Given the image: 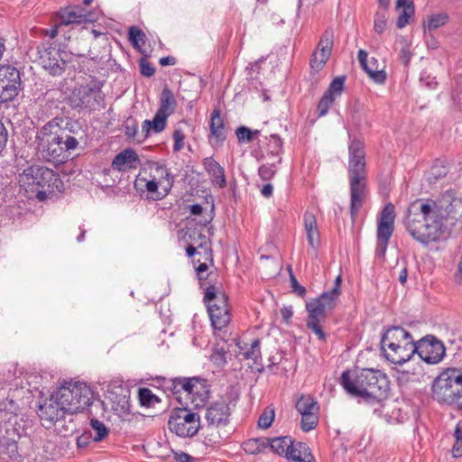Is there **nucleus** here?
<instances>
[{"mask_svg": "<svg viewBox=\"0 0 462 462\" xmlns=\"http://www.w3.org/2000/svg\"><path fill=\"white\" fill-rule=\"evenodd\" d=\"M395 208L393 204L387 203L383 208L376 232V254L383 257L389 244V240L394 230Z\"/></svg>", "mask_w": 462, "mask_h": 462, "instance_id": "obj_14", "label": "nucleus"}, {"mask_svg": "<svg viewBox=\"0 0 462 462\" xmlns=\"http://www.w3.org/2000/svg\"><path fill=\"white\" fill-rule=\"evenodd\" d=\"M129 41L132 46L142 52V45L145 43L146 35L145 33L136 26H131L128 32Z\"/></svg>", "mask_w": 462, "mask_h": 462, "instance_id": "obj_40", "label": "nucleus"}, {"mask_svg": "<svg viewBox=\"0 0 462 462\" xmlns=\"http://www.w3.org/2000/svg\"><path fill=\"white\" fill-rule=\"evenodd\" d=\"M32 440L22 436L14 423L5 421L0 424V460L20 461L32 454Z\"/></svg>", "mask_w": 462, "mask_h": 462, "instance_id": "obj_6", "label": "nucleus"}, {"mask_svg": "<svg viewBox=\"0 0 462 462\" xmlns=\"http://www.w3.org/2000/svg\"><path fill=\"white\" fill-rule=\"evenodd\" d=\"M174 140L173 152H180L184 147L185 134L180 128L174 130L172 134Z\"/></svg>", "mask_w": 462, "mask_h": 462, "instance_id": "obj_58", "label": "nucleus"}, {"mask_svg": "<svg viewBox=\"0 0 462 462\" xmlns=\"http://www.w3.org/2000/svg\"><path fill=\"white\" fill-rule=\"evenodd\" d=\"M203 300L207 308H209V305H215L216 307L224 305V308H228L226 295L219 291L216 284L206 286Z\"/></svg>", "mask_w": 462, "mask_h": 462, "instance_id": "obj_31", "label": "nucleus"}, {"mask_svg": "<svg viewBox=\"0 0 462 462\" xmlns=\"http://www.w3.org/2000/svg\"><path fill=\"white\" fill-rule=\"evenodd\" d=\"M57 14L61 25L93 23L97 19L96 12L87 11L81 5H69L60 8Z\"/></svg>", "mask_w": 462, "mask_h": 462, "instance_id": "obj_17", "label": "nucleus"}, {"mask_svg": "<svg viewBox=\"0 0 462 462\" xmlns=\"http://www.w3.org/2000/svg\"><path fill=\"white\" fill-rule=\"evenodd\" d=\"M260 134V130H251L245 125H241L236 130V134L239 143H251L256 139Z\"/></svg>", "mask_w": 462, "mask_h": 462, "instance_id": "obj_43", "label": "nucleus"}, {"mask_svg": "<svg viewBox=\"0 0 462 462\" xmlns=\"http://www.w3.org/2000/svg\"><path fill=\"white\" fill-rule=\"evenodd\" d=\"M140 164V159L132 148H127L116 155L111 163V168L117 171H125L135 169Z\"/></svg>", "mask_w": 462, "mask_h": 462, "instance_id": "obj_24", "label": "nucleus"}, {"mask_svg": "<svg viewBox=\"0 0 462 462\" xmlns=\"http://www.w3.org/2000/svg\"><path fill=\"white\" fill-rule=\"evenodd\" d=\"M448 171L445 167H439L438 165H434L431 167L430 171L428 176V180L430 183L436 182L439 179L446 177Z\"/></svg>", "mask_w": 462, "mask_h": 462, "instance_id": "obj_57", "label": "nucleus"}, {"mask_svg": "<svg viewBox=\"0 0 462 462\" xmlns=\"http://www.w3.org/2000/svg\"><path fill=\"white\" fill-rule=\"evenodd\" d=\"M289 462H315L310 447L300 441H296L286 457Z\"/></svg>", "mask_w": 462, "mask_h": 462, "instance_id": "obj_30", "label": "nucleus"}, {"mask_svg": "<svg viewBox=\"0 0 462 462\" xmlns=\"http://www.w3.org/2000/svg\"><path fill=\"white\" fill-rule=\"evenodd\" d=\"M287 269L290 275V282L292 292L298 295L299 297H305L307 292L306 288L299 283L298 280L293 274L291 266L289 265Z\"/></svg>", "mask_w": 462, "mask_h": 462, "instance_id": "obj_53", "label": "nucleus"}, {"mask_svg": "<svg viewBox=\"0 0 462 462\" xmlns=\"http://www.w3.org/2000/svg\"><path fill=\"white\" fill-rule=\"evenodd\" d=\"M304 226L305 230L318 229L317 220L315 216L310 212L304 214Z\"/></svg>", "mask_w": 462, "mask_h": 462, "instance_id": "obj_61", "label": "nucleus"}, {"mask_svg": "<svg viewBox=\"0 0 462 462\" xmlns=\"http://www.w3.org/2000/svg\"><path fill=\"white\" fill-rule=\"evenodd\" d=\"M309 245L315 248L319 244V233L318 229L306 230Z\"/></svg>", "mask_w": 462, "mask_h": 462, "instance_id": "obj_62", "label": "nucleus"}, {"mask_svg": "<svg viewBox=\"0 0 462 462\" xmlns=\"http://www.w3.org/2000/svg\"><path fill=\"white\" fill-rule=\"evenodd\" d=\"M334 42V33L331 30H326L320 37L317 51L313 52L310 59V67L320 70L331 55Z\"/></svg>", "mask_w": 462, "mask_h": 462, "instance_id": "obj_20", "label": "nucleus"}, {"mask_svg": "<svg viewBox=\"0 0 462 462\" xmlns=\"http://www.w3.org/2000/svg\"><path fill=\"white\" fill-rule=\"evenodd\" d=\"M462 224V199L452 190L438 199H417L406 209L403 225L418 243L427 245L447 237L456 224Z\"/></svg>", "mask_w": 462, "mask_h": 462, "instance_id": "obj_1", "label": "nucleus"}, {"mask_svg": "<svg viewBox=\"0 0 462 462\" xmlns=\"http://www.w3.org/2000/svg\"><path fill=\"white\" fill-rule=\"evenodd\" d=\"M151 178H152L161 187L162 193L154 197V199H161L167 196L174 185V175H172L167 167L158 162L151 167Z\"/></svg>", "mask_w": 462, "mask_h": 462, "instance_id": "obj_21", "label": "nucleus"}, {"mask_svg": "<svg viewBox=\"0 0 462 462\" xmlns=\"http://www.w3.org/2000/svg\"><path fill=\"white\" fill-rule=\"evenodd\" d=\"M208 311L210 317L211 324L215 329L221 330L230 322L229 310L228 308H224V305L221 307L209 305Z\"/></svg>", "mask_w": 462, "mask_h": 462, "instance_id": "obj_29", "label": "nucleus"}, {"mask_svg": "<svg viewBox=\"0 0 462 462\" xmlns=\"http://www.w3.org/2000/svg\"><path fill=\"white\" fill-rule=\"evenodd\" d=\"M58 136L59 141L61 143L63 152L75 150L80 142L76 136L69 135L67 132H60Z\"/></svg>", "mask_w": 462, "mask_h": 462, "instance_id": "obj_45", "label": "nucleus"}, {"mask_svg": "<svg viewBox=\"0 0 462 462\" xmlns=\"http://www.w3.org/2000/svg\"><path fill=\"white\" fill-rule=\"evenodd\" d=\"M297 411L300 414L310 412H319V404L311 395H301L295 405Z\"/></svg>", "mask_w": 462, "mask_h": 462, "instance_id": "obj_36", "label": "nucleus"}, {"mask_svg": "<svg viewBox=\"0 0 462 462\" xmlns=\"http://www.w3.org/2000/svg\"><path fill=\"white\" fill-rule=\"evenodd\" d=\"M345 80V76L337 77L331 81L325 93L330 97H335V98L340 96L344 88Z\"/></svg>", "mask_w": 462, "mask_h": 462, "instance_id": "obj_50", "label": "nucleus"}, {"mask_svg": "<svg viewBox=\"0 0 462 462\" xmlns=\"http://www.w3.org/2000/svg\"><path fill=\"white\" fill-rule=\"evenodd\" d=\"M295 442L290 436L267 438V448L273 453L287 457Z\"/></svg>", "mask_w": 462, "mask_h": 462, "instance_id": "obj_28", "label": "nucleus"}, {"mask_svg": "<svg viewBox=\"0 0 462 462\" xmlns=\"http://www.w3.org/2000/svg\"><path fill=\"white\" fill-rule=\"evenodd\" d=\"M281 162L282 157H279L276 161L261 165L258 169L259 177L264 181L271 180L277 172L276 165Z\"/></svg>", "mask_w": 462, "mask_h": 462, "instance_id": "obj_41", "label": "nucleus"}, {"mask_svg": "<svg viewBox=\"0 0 462 462\" xmlns=\"http://www.w3.org/2000/svg\"><path fill=\"white\" fill-rule=\"evenodd\" d=\"M273 420H274V411L265 410L259 417L258 427L261 429L266 430L271 427Z\"/></svg>", "mask_w": 462, "mask_h": 462, "instance_id": "obj_54", "label": "nucleus"}, {"mask_svg": "<svg viewBox=\"0 0 462 462\" xmlns=\"http://www.w3.org/2000/svg\"><path fill=\"white\" fill-rule=\"evenodd\" d=\"M226 351L224 347H216L211 355V360L218 365H225L226 363Z\"/></svg>", "mask_w": 462, "mask_h": 462, "instance_id": "obj_59", "label": "nucleus"}, {"mask_svg": "<svg viewBox=\"0 0 462 462\" xmlns=\"http://www.w3.org/2000/svg\"><path fill=\"white\" fill-rule=\"evenodd\" d=\"M140 73L143 77L150 78L154 75L155 68L147 60L146 57L139 60Z\"/></svg>", "mask_w": 462, "mask_h": 462, "instance_id": "obj_55", "label": "nucleus"}, {"mask_svg": "<svg viewBox=\"0 0 462 462\" xmlns=\"http://www.w3.org/2000/svg\"><path fill=\"white\" fill-rule=\"evenodd\" d=\"M152 130L155 133L163 131L166 127L167 118L159 113H155L152 120H150Z\"/></svg>", "mask_w": 462, "mask_h": 462, "instance_id": "obj_56", "label": "nucleus"}, {"mask_svg": "<svg viewBox=\"0 0 462 462\" xmlns=\"http://www.w3.org/2000/svg\"><path fill=\"white\" fill-rule=\"evenodd\" d=\"M208 264L206 263H201L199 264V266L196 268L197 274L200 282V287L204 290L206 289V286H208V284H215L213 282V277L216 276L212 272L208 273L205 277L203 273L208 270Z\"/></svg>", "mask_w": 462, "mask_h": 462, "instance_id": "obj_49", "label": "nucleus"}, {"mask_svg": "<svg viewBox=\"0 0 462 462\" xmlns=\"http://www.w3.org/2000/svg\"><path fill=\"white\" fill-rule=\"evenodd\" d=\"M415 340L400 326L388 328L381 337L383 356L394 365H403L415 355Z\"/></svg>", "mask_w": 462, "mask_h": 462, "instance_id": "obj_5", "label": "nucleus"}, {"mask_svg": "<svg viewBox=\"0 0 462 462\" xmlns=\"http://www.w3.org/2000/svg\"><path fill=\"white\" fill-rule=\"evenodd\" d=\"M202 164L214 186L219 188H225L226 186L225 170L213 157L204 158Z\"/></svg>", "mask_w": 462, "mask_h": 462, "instance_id": "obj_25", "label": "nucleus"}, {"mask_svg": "<svg viewBox=\"0 0 462 462\" xmlns=\"http://www.w3.org/2000/svg\"><path fill=\"white\" fill-rule=\"evenodd\" d=\"M282 149V141L281 137L277 134H271L269 138V143H268V154L272 155L273 157H276L277 159L280 156V153Z\"/></svg>", "mask_w": 462, "mask_h": 462, "instance_id": "obj_51", "label": "nucleus"}, {"mask_svg": "<svg viewBox=\"0 0 462 462\" xmlns=\"http://www.w3.org/2000/svg\"><path fill=\"white\" fill-rule=\"evenodd\" d=\"M245 453L256 455L267 448V438L250 439L242 445Z\"/></svg>", "mask_w": 462, "mask_h": 462, "instance_id": "obj_38", "label": "nucleus"}, {"mask_svg": "<svg viewBox=\"0 0 462 462\" xmlns=\"http://www.w3.org/2000/svg\"><path fill=\"white\" fill-rule=\"evenodd\" d=\"M138 399L140 404L143 407L150 408L153 407L156 403L161 402V399L152 393L149 388H140L138 390Z\"/></svg>", "mask_w": 462, "mask_h": 462, "instance_id": "obj_39", "label": "nucleus"}, {"mask_svg": "<svg viewBox=\"0 0 462 462\" xmlns=\"http://www.w3.org/2000/svg\"><path fill=\"white\" fill-rule=\"evenodd\" d=\"M367 52L365 50H359L357 59L361 68L368 76L377 84H383L386 80V73L383 69H378L377 60L372 58L367 60Z\"/></svg>", "mask_w": 462, "mask_h": 462, "instance_id": "obj_23", "label": "nucleus"}, {"mask_svg": "<svg viewBox=\"0 0 462 462\" xmlns=\"http://www.w3.org/2000/svg\"><path fill=\"white\" fill-rule=\"evenodd\" d=\"M319 412H310L301 415L300 428L304 432L314 430L319 423Z\"/></svg>", "mask_w": 462, "mask_h": 462, "instance_id": "obj_46", "label": "nucleus"}, {"mask_svg": "<svg viewBox=\"0 0 462 462\" xmlns=\"http://www.w3.org/2000/svg\"><path fill=\"white\" fill-rule=\"evenodd\" d=\"M58 398L69 411H83L90 406L92 392L83 383H66L59 388Z\"/></svg>", "mask_w": 462, "mask_h": 462, "instance_id": "obj_11", "label": "nucleus"}, {"mask_svg": "<svg viewBox=\"0 0 462 462\" xmlns=\"http://www.w3.org/2000/svg\"><path fill=\"white\" fill-rule=\"evenodd\" d=\"M185 235L188 236L189 239L192 242V245L196 247L211 251L210 240L208 239L200 231L197 230V228H187Z\"/></svg>", "mask_w": 462, "mask_h": 462, "instance_id": "obj_37", "label": "nucleus"}, {"mask_svg": "<svg viewBox=\"0 0 462 462\" xmlns=\"http://www.w3.org/2000/svg\"><path fill=\"white\" fill-rule=\"evenodd\" d=\"M57 118L45 124L39 131L36 138L38 147L42 157L49 162H62L64 159L61 143L59 141L58 133L54 131L59 125Z\"/></svg>", "mask_w": 462, "mask_h": 462, "instance_id": "obj_12", "label": "nucleus"}, {"mask_svg": "<svg viewBox=\"0 0 462 462\" xmlns=\"http://www.w3.org/2000/svg\"><path fill=\"white\" fill-rule=\"evenodd\" d=\"M151 129L152 128L150 120H144L142 125L141 138L137 139L138 143H143L149 136Z\"/></svg>", "mask_w": 462, "mask_h": 462, "instance_id": "obj_64", "label": "nucleus"}, {"mask_svg": "<svg viewBox=\"0 0 462 462\" xmlns=\"http://www.w3.org/2000/svg\"><path fill=\"white\" fill-rule=\"evenodd\" d=\"M176 106L177 102L172 91L165 87L161 93L160 106L157 113L168 118L171 114L174 113Z\"/></svg>", "mask_w": 462, "mask_h": 462, "instance_id": "obj_32", "label": "nucleus"}, {"mask_svg": "<svg viewBox=\"0 0 462 462\" xmlns=\"http://www.w3.org/2000/svg\"><path fill=\"white\" fill-rule=\"evenodd\" d=\"M125 136L131 140L138 138V122L133 116H128L122 125Z\"/></svg>", "mask_w": 462, "mask_h": 462, "instance_id": "obj_44", "label": "nucleus"}, {"mask_svg": "<svg viewBox=\"0 0 462 462\" xmlns=\"http://www.w3.org/2000/svg\"><path fill=\"white\" fill-rule=\"evenodd\" d=\"M102 83L94 82L74 88L68 97V104L73 109L99 110L105 104Z\"/></svg>", "mask_w": 462, "mask_h": 462, "instance_id": "obj_9", "label": "nucleus"}, {"mask_svg": "<svg viewBox=\"0 0 462 462\" xmlns=\"http://www.w3.org/2000/svg\"><path fill=\"white\" fill-rule=\"evenodd\" d=\"M340 384L349 395L370 404L379 403L388 396V378L379 370H346L341 374Z\"/></svg>", "mask_w": 462, "mask_h": 462, "instance_id": "obj_2", "label": "nucleus"}, {"mask_svg": "<svg viewBox=\"0 0 462 462\" xmlns=\"http://www.w3.org/2000/svg\"><path fill=\"white\" fill-rule=\"evenodd\" d=\"M400 8H402V10L397 19L396 26L399 29H402L404 28L410 23V20L414 16L415 6L411 0H397L396 9Z\"/></svg>", "mask_w": 462, "mask_h": 462, "instance_id": "obj_33", "label": "nucleus"}, {"mask_svg": "<svg viewBox=\"0 0 462 462\" xmlns=\"http://www.w3.org/2000/svg\"><path fill=\"white\" fill-rule=\"evenodd\" d=\"M157 380L162 381V386L165 392H170L174 395L181 405L185 404V402H182L180 393H184L187 397L189 396V389L191 387L190 378L175 377L167 379L165 377H160L157 378Z\"/></svg>", "mask_w": 462, "mask_h": 462, "instance_id": "obj_22", "label": "nucleus"}, {"mask_svg": "<svg viewBox=\"0 0 462 462\" xmlns=\"http://www.w3.org/2000/svg\"><path fill=\"white\" fill-rule=\"evenodd\" d=\"M169 430L181 438L195 436L200 428L199 415L191 411L185 402L182 407L171 410L168 420Z\"/></svg>", "mask_w": 462, "mask_h": 462, "instance_id": "obj_10", "label": "nucleus"}, {"mask_svg": "<svg viewBox=\"0 0 462 462\" xmlns=\"http://www.w3.org/2000/svg\"><path fill=\"white\" fill-rule=\"evenodd\" d=\"M90 425L95 431V435L93 436V440L96 442H99L103 440L108 435V429L106 426L97 419H91Z\"/></svg>", "mask_w": 462, "mask_h": 462, "instance_id": "obj_47", "label": "nucleus"}, {"mask_svg": "<svg viewBox=\"0 0 462 462\" xmlns=\"http://www.w3.org/2000/svg\"><path fill=\"white\" fill-rule=\"evenodd\" d=\"M230 408L225 400L214 402L208 407L205 419L208 430L226 426L229 422Z\"/></svg>", "mask_w": 462, "mask_h": 462, "instance_id": "obj_19", "label": "nucleus"}, {"mask_svg": "<svg viewBox=\"0 0 462 462\" xmlns=\"http://www.w3.org/2000/svg\"><path fill=\"white\" fill-rule=\"evenodd\" d=\"M385 27H386V20H385L384 14H377L375 15L374 23V31L377 33L381 34L384 32Z\"/></svg>", "mask_w": 462, "mask_h": 462, "instance_id": "obj_60", "label": "nucleus"}, {"mask_svg": "<svg viewBox=\"0 0 462 462\" xmlns=\"http://www.w3.org/2000/svg\"><path fill=\"white\" fill-rule=\"evenodd\" d=\"M19 184L28 198L44 200L48 194L60 191L63 182L56 171L42 165L33 164L23 170L19 175Z\"/></svg>", "mask_w": 462, "mask_h": 462, "instance_id": "obj_4", "label": "nucleus"}, {"mask_svg": "<svg viewBox=\"0 0 462 462\" xmlns=\"http://www.w3.org/2000/svg\"><path fill=\"white\" fill-rule=\"evenodd\" d=\"M334 102L335 97H330L328 94L324 93L317 106L318 116H325Z\"/></svg>", "mask_w": 462, "mask_h": 462, "instance_id": "obj_52", "label": "nucleus"}, {"mask_svg": "<svg viewBox=\"0 0 462 462\" xmlns=\"http://www.w3.org/2000/svg\"><path fill=\"white\" fill-rule=\"evenodd\" d=\"M432 398L439 403L453 405L462 397V372L448 368L436 377L431 386Z\"/></svg>", "mask_w": 462, "mask_h": 462, "instance_id": "obj_7", "label": "nucleus"}, {"mask_svg": "<svg viewBox=\"0 0 462 462\" xmlns=\"http://www.w3.org/2000/svg\"><path fill=\"white\" fill-rule=\"evenodd\" d=\"M60 132H67L70 136H76L77 139L83 141L85 137V132L77 120L68 119L65 126L60 130Z\"/></svg>", "mask_w": 462, "mask_h": 462, "instance_id": "obj_42", "label": "nucleus"}, {"mask_svg": "<svg viewBox=\"0 0 462 462\" xmlns=\"http://www.w3.org/2000/svg\"><path fill=\"white\" fill-rule=\"evenodd\" d=\"M415 354L427 364H439L446 355L443 342L433 335H426L415 341Z\"/></svg>", "mask_w": 462, "mask_h": 462, "instance_id": "obj_15", "label": "nucleus"}, {"mask_svg": "<svg viewBox=\"0 0 462 462\" xmlns=\"http://www.w3.org/2000/svg\"><path fill=\"white\" fill-rule=\"evenodd\" d=\"M237 346H239L241 352L240 354L243 356L244 359L246 360H253L255 365H261L260 368H258V372L263 371V365L262 364V353H261V341L259 338H254L252 340L250 344L244 343L241 345V343H237Z\"/></svg>", "mask_w": 462, "mask_h": 462, "instance_id": "obj_27", "label": "nucleus"}, {"mask_svg": "<svg viewBox=\"0 0 462 462\" xmlns=\"http://www.w3.org/2000/svg\"><path fill=\"white\" fill-rule=\"evenodd\" d=\"M448 21V15L447 13H439L436 14H432L429 20L428 23H424V27L429 31L436 30L443 25H445Z\"/></svg>", "mask_w": 462, "mask_h": 462, "instance_id": "obj_48", "label": "nucleus"}, {"mask_svg": "<svg viewBox=\"0 0 462 462\" xmlns=\"http://www.w3.org/2000/svg\"><path fill=\"white\" fill-rule=\"evenodd\" d=\"M338 297L339 295L333 294L328 290L322 292L317 298L306 302V310L308 312L306 327L322 341L326 340V334L320 323L325 321L327 311H331L335 309Z\"/></svg>", "mask_w": 462, "mask_h": 462, "instance_id": "obj_8", "label": "nucleus"}, {"mask_svg": "<svg viewBox=\"0 0 462 462\" xmlns=\"http://www.w3.org/2000/svg\"><path fill=\"white\" fill-rule=\"evenodd\" d=\"M190 385L189 389V396L192 401L195 397L199 398L201 401L208 398L209 389L206 379L199 377H191Z\"/></svg>", "mask_w": 462, "mask_h": 462, "instance_id": "obj_34", "label": "nucleus"}, {"mask_svg": "<svg viewBox=\"0 0 462 462\" xmlns=\"http://www.w3.org/2000/svg\"><path fill=\"white\" fill-rule=\"evenodd\" d=\"M209 129V142L212 143L211 138H214L217 144H222L226 139V127L220 115V110L217 108H215L211 113Z\"/></svg>", "mask_w": 462, "mask_h": 462, "instance_id": "obj_26", "label": "nucleus"}, {"mask_svg": "<svg viewBox=\"0 0 462 462\" xmlns=\"http://www.w3.org/2000/svg\"><path fill=\"white\" fill-rule=\"evenodd\" d=\"M66 412H69V410L61 403V400H59L58 392L40 403L38 410L42 424L47 429L60 421L61 418L65 417Z\"/></svg>", "mask_w": 462, "mask_h": 462, "instance_id": "obj_16", "label": "nucleus"}, {"mask_svg": "<svg viewBox=\"0 0 462 462\" xmlns=\"http://www.w3.org/2000/svg\"><path fill=\"white\" fill-rule=\"evenodd\" d=\"M79 412V411L66 412L65 417H62L61 420L57 423L60 427L59 429L60 432L64 436L72 435L79 430V424L76 421V414Z\"/></svg>", "mask_w": 462, "mask_h": 462, "instance_id": "obj_35", "label": "nucleus"}, {"mask_svg": "<svg viewBox=\"0 0 462 462\" xmlns=\"http://www.w3.org/2000/svg\"><path fill=\"white\" fill-rule=\"evenodd\" d=\"M8 132L2 120H0V153L6 146Z\"/></svg>", "mask_w": 462, "mask_h": 462, "instance_id": "obj_63", "label": "nucleus"}, {"mask_svg": "<svg viewBox=\"0 0 462 462\" xmlns=\"http://www.w3.org/2000/svg\"><path fill=\"white\" fill-rule=\"evenodd\" d=\"M20 72L14 67H7L4 77L0 76L1 104L12 101L21 88Z\"/></svg>", "mask_w": 462, "mask_h": 462, "instance_id": "obj_18", "label": "nucleus"}, {"mask_svg": "<svg viewBox=\"0 0 462 462\" xmlns=\"http://www.w3.org/2000/svg\"><path fill=\"white\" fill-rule=\"evenodd\" d=\"M348 154L349 210L352 221L355 222L367 196V171L364 143L358 139H353L348 146Z\"/></svg>", "mask_w": 462, "mask_h": 462, "instance_id": "obj_3", "label": "nucleus"}, {"mask_svg": "<svg viewBox=\"0 0 462 462\" xmlns=\"http://www.w3.org/2000/svg\"><path fill=\"white\" fill-rule=\"evenodd\" d=\"M39 62L52 76H60L66 69V52L48 43L37 47Z\"/></svg>", "mask_w": 462, "mask_h": 462, "instance_id": "obj_13", "label": "nucleus"}]
</instances>
